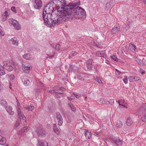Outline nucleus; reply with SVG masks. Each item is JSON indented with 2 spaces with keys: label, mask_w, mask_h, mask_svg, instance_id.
<instances>
[{
  "label": "nucleus",
  "mask_w": 146,
  "mask_h": 146,
  "mask_svg": "<svg viewBox=\"0 0 146 146\" xmlns=\"http://www.w3.org/2000/svg\"><path fill=\"white\" fill-rule=\"evenodd\" d=\"M20 124V121H17L15 124V126L16 127H18Z\"/></svg>",
  "instance_id": "obj_46"
},
{
  "label": "nucleus",
  "mask_w": 146,
  "mask_h": 146,
  "mask_svg": "<svg viewBox=\"0 0 146 146\" xmlns=\"http://www.w3.org/2000/svg\"><path fill=\"white\" fill-rule=\"evenodd\" d=\"M110 2H111V1H110L109 2L107 3L106 4V8L105 9L106 10H108L111 7V5L110 4Z\"/></svg>",
  "instance_id": "obj_33"
},
{
  "label": "nucleus",
  "mask_w": 146,
  "mask_h": 146,
  "mask_svg": "<svg viewBox=\"0 0 146 146\" xmlns=\"http://www.w3.org/2000/svg\"><path fill=\"white\" fill-rule=\"evenodd\" d=\"M111 142L112 143H115L118 145H121L122 143L121 140L118 137H112L111 139Z\"/></svg>",
  "instance_id": "obj_10"
},
{
  "label": "nucleus",
  "mask_w": 146,
  "mask_h": 146,
  "mask_svg": "<svg viewBox=\"0 0 146 146\" xmlns=\"http://www.w3.org/2000/svg\"><path fill=\"white\" fill-rule=\"evenodd\" d=\"M123 125L122 122L120 121L119 120L117 121L116 123V126L117 127H121Z\"/></svg>",
  "instance_id": "obj_26"
},
{
  "label": "nucleus",
  "mask_w": 146,
  "mask_h": 146,
  "mask_svg": "<svg viewBox=\"0 0 146 146\" xmlns=\"http://www.w3.org/2000/svg\"><path fill=\"white\" fill-rule=\"evenodd\" d=\"M74 96L76 97L77 98H79L81 97L80 94H77L76 93H74Z\"/></svg>",
  "instance_id": "obj_44"
},
{
  "label": "nucleus",
  "mask_w": 146,
  "mask_h": 146,
  "mask_svg": "<svg viewBox=\"0 0 146 146\" xmlns=\"http://www.w3.org/2000/svg\"><path fill=\"white\" fill-rule=\"evenodd\" d=\"M92 65H89V64H86L87 67V68L90 71L91 70H92V68H91Z\"/></svg>",
  "instance_id": "obj_48"
},
{
  "label": "nucleus",
  "mask_w": 146,
  "mask_h": 146,
  "mask_svg": "<svg viewBox=\"0 0 146 146\" xmlns=\"http://www.w3.org/2000/svg\"><path fill=\"white\" fill-rule=\"evenodd\" d=\"M36 133L40 137H44L47 134V133L44 129L40 127L36 130Z\"/></svg>",
  "instance_id": "obj_6"
},
{
  "label": "nucleus",
  "mask_w": 146,
  "mask_h": 146,
  "mask_svg": "<svg viewBox=\"0 0 146 146\" xmlns=\"http://www.w3.org/2000/svg\"><path fill=\"white\" fill-rule=\"evenodd\" d=\"M117 104H119V106H123V104L124 103V100H120L119 101H116Z\"/></svg>",
  "instance_id": "obj_35"
},
{
  "label": "nucleus",
  "mask_w": 146,
  "mask_h": 146,
  "mask_svg": "<svg viewBox=\"0 0 146 146\" xmlns=\"http://www.w3.org/2000/svg\"><path fill=\"white\" fill-rule=\"evenodd\" d=\"M1 104L5 107H6V106L8 105L7 102L5 100H2L1 102Z\"/></svg>",
  "instance_id": "obj_31"
},
{
  "label": "nucleus",
  "mask_w": 146,
  "mask_h": 146,
  "mask_svg": "<svg viewBox=\"0 0 146 146\" xmlns=\"http://www.w3.org/2000/svg\"><path fill=\"white\" fill-rule=\"evenodd\" d=\"M11 10L13 12L16 13V11L15 9V7L14 6L12 7L11 8Z\"/></svg>",
  "instance_id": "obj_51"
},
{
  "label": "nucleus",
  "mask_w": 146,
  "mask_h": 146,
  "mask_svg": "<svg viewBox=\"0 0 146 146\" xmlns=\"http://www.w3.org/2000/svg\"><path fill=\"white\" fill-rule=\"evenodd\" d=\"M100 102L101 103L108 105L109 103L106 99L104 98H101L100 100Z\"/></svg>",
  "instance_id": "obj_28"
},
{
  "label": "nucleus",
  "mask_w": 146,
  "mask_h": 146,
  "mask_svg": "<svg viewBox=\"0 0 146 146\" xmlns=\"http://www.w3.org/2000/svg\"><path fill=\"white\" fill-rule=\"evenodd\" d=\"M53 130L55 133L57 134H59L60 133V131L57 128V125L56 124H54L53 125Z\"/></svg>",
  "instance_id": "obj_20"
},
{
  "label": "nucleus",
  "mask_w": 146,
  "mask_h": 146,
  "mask_svg": "<svg viewBox=\"0 0 146 146\" xmlns=\"http://www.w3.org/2000/svg\"><path fill=\"white\" fill-rule=\"evenodd\" d=\"M60 44H57L55 46V49L57 50H59L60 49Z\"/></svg>",
  "instance_id": "obj_41"
},
{
  "label": "nucleus",
  "mask_w": 146,
  "mask_h": 146,
  "mask_svg": "<svg viewBox=\"0 0 146 146\" xmlns=\"http://www.w3.org/2000/svg\"><path fill=\"white\" fill-rule=\"evenodd\" d=\"M69 105L71 108V109L73 111H74L76 110V108L74 107V105L71 103L69 104Z\"/></svg>",
  "instance_id": "obj_36"
},
{
  "label": "nucleus",
  "mask_w": 146,
  "mask_h": 146,
  "mask_svg": "<svg viewBox=\"0 0 146 146\" xmlns=\"http://www.w3.org/2000/svg\"><path fill=\"white\" fill-rule=\"evenodd\" d=\"M142 74H145V72L144 70H142L141 72Z\"/></svg>",
  "instance_id": "obj_59"
},
{
  "label": "nucleus",
  "mask_w": 146,
  "mask_h": 146,
  "mask_svg": "<svg viewBox=\"0 0 146 146\" xmlns=\"http://www.w3.org/2000/svg\"><path fill=\"white\" fill-rule=\"evenodd\" d=\"M8 22L9 24L13 26L15 29L17 30H20L21 26L17 20L11 18L8 19Z\"/></svg>",
  "instance_id": "obj_5"
},
{
  "label": "nucleus",
  "mask_w": 146,
  "mask_h": 146,
  "mask_svg": "<svg viewBox=\"0 0 146 146\" xmlns=\"http://www.w3.org/2000/svg\"><path fill=\"white\" fill-rule=\"evenodd\" d=\"M5 109L9 114L11 115H13L14 114V112L13 110V108L11 106L8 105L5 107Z\"/></svg>",
  "instance_id": "obj_12"
},
{
  "label": "nucleus",
  "mask_w": 146,
  "mask_h": 146,
  "mask_svg": "<svg viewBox=\"0 0 146 146\" xmlns=\"http://www.w3.org/2000/svg\"><path fill=\"white\" fill-rule=\"evenodd\" d=\"M50 4L51 5H53V4H54V2L53 1V0H51L50 2Z\"/></svg>",
  "instance_id": "obj_56"
},
{
  "label": "nucleus",
  "mask_w": 146,
  "mask_h": 146,
  "mask_svg": "<svg viewBox=\"0 0 146 146\" xmlns=\"http://www.w3.org/2000/svg\"><path fill=\"white\" fill-rule=\"evenodd\" d=\"M18 117L20 119L24 120L26 119L25 117L22 113H21L20 109H18Z\"/></svg>",
  "instance_id": "obj_15"
},
{
  "label": "nucleus",
  "mask_w": 146,
  "mask_h": 146,
  "mask_svg": "<svg viewBox=\"0 0 146 146\" xmlns=\"http://www.w3.org/2000/svg\"><path fill=\"white\" fill-rule=\"evenodd\" d=\"M72 54H73V56L76 55L77 54V52H74L73 51H72V52H71Z\"/></svg>",
  "instance_id": "obj_53"
},
{
  "label": "nucleus",
  "mask_w": 146,
  "mask_h": 146,
  "mask_svg": "<svg viewBox=\"0 0 146 146\" xmlns=\"http://www.w3.org/2000/svg\"><path fill=\"white\" fill-rule=\"evenodd\" d=\"M54 118H56L58 121V124L61 126L63 123V119L60 113L59 112H56L54 114Z\"/></svg>",
  "instance_id": "obj_7"
},
{
  "label": "nucleus",
  "mask_w": 146,
  "mask_h": 146,
  "mask_svg": "<svg viewBox=\"0 0 146 146\" xmlns=\"http://www.w3.org/2000/svg\"><path fill=\"white\" fill-rule=\"evenodd\" d=\"M73 54H72L71 53V54H70L69 55V56L68 57V58H70L72 57V56H73Z\"/></svg>",
  "instance_id": "obj_57"
},
{
  "label": "nucleus",
  "mask_w": 146,
  "mask_h": 146,
  "mask_svg": "<svg viewBox=\"0 0 146 146\" xmlns=\"http://www.w3.org/2000/svg\"><path fill=\"white\" fill-rule=\"evenodd\" d=\"M134 81H136L139 80H140V78L138 77L134 76Z\"/></svg>",
  "instance_id": "obj_49"
},
{
  "label": "nucleus",
  "mask_w": 146,
  "mask_h": 146,
  "mask_svg": "<svg viewBox=\"0 0 146 146\" xmlns=\"http://www.w3.org/2000/svg\"><path fill=\"white\" fill-rule=\"evenodd\" d=\"M96 80L99 83H100L102 82V81L98 77H97L96 78Z\"/></svg>",
  "instance_id": "obj_50"
},
{
  "label": "nucleus",
  "mask_w": 146,
  "mask_h": 146,
  "mask_svg": "<svg viewBox=\"0 0 146 146\" xmlns=\"http://www.w3.org/2000/svg\"><path fill=\"white\" fill-rule=\"evenodd\" d=\"M23 58L26 60H29L30 59V57L29 54H27L23 55Z\"/></svg>",
  "instance_id": "obj_37"
},
{
  "label": "nucleus",
  "mask_w": 146,
  "mask_h": 146,
  "mask_svg": "<svg viewBox=\"0 0 146 146\" xmlns=\"http://www.w3.org/2000/svg\"><path fill=\"white\" fill-rule=\"evenodd\" d=\"M110 56V58H111L113 60L116 61H118V59L117 58V57L116 56V55H113Z\"/></svg>",
  "instance_id": "obj_34"
},
{
  "label": "nucleus",
  "mask_w": 146,
  "mask_h": 146,
  "mask_svg": "<svg viewBox=\"0 0 146 146\" xmlns=\"http://www.w3.org/2000/svg\"><path fill=\"white\" fill-rule=\"evenodd\" d=\"M30 83V81L28 79H26L25 80L24 84L25 85H28Z\"/></svg>",
  "instance_id": "obj_40"
},
{
  "label": "nucleus",
  "mask_w": 146,
  "mask_h": 146,
  "mask_svg": "<svg viewBox=\"0 0 146 146\" xmlns=\"http://www.w3.org/2000/svg\"><path fill=\"white\" fill-rule=\"evenodd\" d=\"M95 133L97 135H98L99 134V133L98 132H96Z\"/></svg>",
  "instance_id": "obj_63"
},
{
  "label": "nucleus",
  "mask_w": 146,
  "mask_h": 146,
  "mask_svg": "<svg viewBox=\"0 0 146 146\" xmlns=\"http://www.w3.org/2000/svg\"><path fill=\"white\" fill-rule=\"evenodd\" d=\"M11 12L10 10L8 9H5V12L3 14V16L7 18L9 16L10 13Z\"/></svg>",
  "instance_id": "obj_16"
},
{
  "label": "nucleus",
  "mask_w": 146,
  "mask_h": 146,
  "mask_svg": "<svg viewBox=\"0 0 146 146\" xmlns=\"http://www.w3.org/2000/svg\"><path fill=\"white\" fill-rule=\"evenodd\" d=\"M129 48L131 51L133 52L135 50L136 47L134 44L131 43L129 46Z\"/></svg>",
  "instance_id": "obj_22"
},
{
  "label": "nucleus",
  "mask_w": 146,
  "mask_h": 146,
  "mask_svg": "<svg viewBox=\"0 0 146 146\" xmlns=\"http://www.w3.org/2000/svg\"><path fill=\"white\" fill-rule=\"evenodd\" d=\"M49 8H47L46 6H44L42 10V17L44 22H46L48 19L51 17V15L48 11Z\"/></svg>",
  "instance_id": "obj_4"
},
{
  "label": "nucleus",
  "mask_w": 146,
  "mask_h": 146,
  "mask_svg": "<svg viewBox=\"0 0 146 146\" xmlns=\"http://www.w3.org/2000/svg\"><path fill=\"white\" fill-rule=\"evenodd\" d=\"M15 78V76L13 74H11L9 76V79L11 80H13Z\"/></svg>",
  "instance_id": "obj_45"
},
{
  "label": "nucleus",
  "mask_w": 146,
  "mask_h": 146,
  "mask_svg": "<svg viewBox=\"0 0 146 146\" xmlns=\"http://www.w3.org/2000/svg\"><path fill=\"white\" fill-rule=\"evenodd\" d=\"M65 90V89L63 87H61L59 89L57 90H50L49 92L51 94L58 93L60 94H63V92Z\"/></svg>",
  "instance_id": "obj_9"
},
{
  "label": "nucleus",
  "mask_w": 146,
  "mask_h": 146,
  "mask_svg": "<svg viewBox=\"0 0 146 146\" xmlns=\"http://www.w3.org/2000/svg\"><path fill=\"white\" fill-rule=\"evenodd\" d=\"M34 106L32 105H29L25 108L24 110L26 111H32L34 109Z\"/></svg>",
  "instance_id": "obj_17"
},
{
  "label": "nucleus",
  "mask_w": 146,
  "mask_h": 146,
  "mask_svg": "<svg viewBox=\"0 0 146 146\" xmlns=\"http://www.w3.org/2000/svg\"><path fill=\"white\" fill-rule=\"evenodd\" d=\"M56 96L57 98H58L60 97L59 96L58 94L56 95Z\"/></svg>",
  "instance_id": "obj_61"
},
{
  "label": "nucleus",
  "mask_w": 146,
  "mask_h": 146,
  "mask_svg": "<svg viewBox=\"0 0 146 146\" xmlns=\"http://www.w3.org/2000/svg\"><path fill=\"white\" fill-rule=\"evenodd\" d=\"M4 67L0 64V75L2 76L5 74V72L4 70Z\"/></svg>",
  "instance_id": "obj_25"
},
{
  "label": "nucleus",
  "mask_w": 146,
  "mask_h": 146,
  "mask_svg": "<svg viewBox=\"0 0 146 146\" xmlns=\"http://www.w3.org/2000/svg\"><path fill=\"white\" fill-rule=\"evenodd\" d=\"M38 144L39 146H48V143L46 141H38Z\"/></svg>",
  "instance_id": "obj_19"
},
{
  "label": "nucleus",
  "mask_w": 146,
  "mask_h": 146,
  "mask_svg": "<svg viewBox=\"0 0 146 146\" xmlns=\"http://www.w3.org/2000/svg\"><path fill=\"white\" fill-rule=\"evenodd\" d=\"M51 46L54 48H55V46L54 45L51 44Z\"/></svg>",
  "instance_id": "obj_60"
},
{
  "label": "nucleus",
  "mask_w": 146,
  "mask_h": 146,
  "mask_svg": "<svg viewBox=\"0 0 146 146\" xmlns=\"http://www.w3.org/2000/svg\"><path fill=\"white\" fill-rule=\"evenodd\" d=\"M80 5V2L78 1L75 2L72 4V5L71 6V11L67 15H64L65 17H68L67 20L69 19H71L72 17H70V16H72L74 18L78 17V19L81 17L84 18L86 17V12L85 10L81 7H78Z\"/></svg>",
  "instance_id": "obj_1"
},
{
  "label": "nucleus",
  "mask_w": 146,
  "mask_h": 146,
  "mask_svg": "<svg viewBox=\"0 0 146 146\" xmlns=\"http://www.w3.org/2000/svg\"><path fill=\"white\" fill-rule=\"evenodd\" d=\"M126 123L128 126H130L132 123V121L131 120L130 118L129 117L126 120Z\"/></svg>",
  "instance_id": "obj_27"
},
{
  "label": "nucleus",
  "mask_w": 146,
  "mask_h": 146,
  "mask_svg": "<svg viewBox=\"0 0 146 146\" xmlns=\"http://www.w3.org/2000/svg\"><path fill=\"white\" fill-rule=\"evenodd\" d=\"M96 54L97 56H98L104 57V53L102 51L101 52L100 51H97L96 53Z\"/></svg>",
  "instance_id": "obj_29"
},
{
  "label": "nucleus",
  "mask_w": 146,
  "mask_h": 146,
  "mask_svg": "<svg viewBox=\"0 0 146 146\" xmlns=\"http://www.w3.org/2000/svg\"><path fill=\"white\" fill-rule=\"evenodd\" d=\"M6 139L0 135V144L1 145H4L6 143Z\"/></svg>",
  "instance_id": "obj_18"
},
{
  "label": "nucleus",
  "mask_w": 146,
  "mask_h": 146,
  "mask_svg": "<svg viewBox=\"0 0 146 146\" xmlns=\"http://www.w3.org/2000/svg\"><path fill=\"white\" fill-rule=\"evenodd\" d=\"M6 20V18H3L2 19V20L3 21H5Z\"/></svg>",
  "instance_id": "obj_58"
},
{
  "label": "nucleus",
  "mask_w": 146,
  "mask_h": 146,
  "mask_svg": "<svg viewBox=\"0 0 146 146\" xmlns=\"http://www.w3.org/2000/svg\"><path fill=\"white\" fill-rule=\"evenodd\" d=\"M144 3H145V4H146V0H145L144 1Z\"/></svg>",
  "instance_id": "obj_64"
},
{
  "label": "nucleus",
  "mask_w": 146,
  "mask_h": 146,
  "mask_svg": "<svg viewBox=\"0 0 146 146\" xmlns=\"http://www.w3.org/2000/svg\"><path fill=\"white\" fill-rule=\"evenodd\" d=\"M53 2H54V5H58V4H57L58 0H53Z\"/></svg>",
  "instance_id": "obj_54"
},
{
  "label": "nucleus",
  "mask_w": 146,
  "mask_h": 146,
  "mask_svg": "<svg viewBox=\"0 0 146 146\" xmlns=\"http://www.w3.org/2000/svg\"><path fill=\"white\" fill-rule=\"evenodd\" d=\"M3 28L0 25V34L2 36H3L5 34V33L2 31Z\"/></svg>",
  "instance_id": "obj_38"
},
{
  "label": "nucleus",
  "mask_w": 146,
  "mask_h": 146,
  "mask_svg": "<svg viewBox=\"0 0 146 146\" xmlns=\"http://www.w3.org/2000/svg\"><path fill=\"white\" fill-rule=\"evenodd\" d=\"M3 66L4 68L9 71H11L13 69V67L11 65V63H10L5 62L4 63Z\"/></svg>",
  "instance_id": "obj_11"
},
{
  "label": "nucleus",
  "mask_w": 146,
  "mask_h": 146,
  "mask_svg": "<svg viewBox=\"0 0 146 146\" xmlns=\"http://www.w3.org/2000/svg\"><path fill=\"white\" fill-rule=\"evenodd\" d=\"M73 3H70L67 5L66 4L65 0H58L57 4L62 6L58 9V12H59L60 15H67L71 11V6L72 5Z\"/></svg>",
  "instance_id": "obj_3"
},
{
  "label": "nucleus",
  "mask_w": 146,
  "mask_h": 146,
  "mask_svg": "<svg viewBox=\"0 0 146 146\" xmlns=\"http://www.w3.org/2000/svg\"><path fill=\"white\" fill-rule=\"evenodd\" d=\"M108 102L109 103L108 104V105L110 104L112 105L114 103V100L113 99H110V101H108Z\"/></svg>",
  "instance_id": "obj_43"
},
{
  "label": "nucleus",
  "mask_w": 146,
  "mask_h": 146,
  "mask_svg": "<svg viewBox=\"0 0 146 146\" xmlns=\"http://www.w3.org/2000/svg\"><path fill=\"white\" fill-rule=\"evenodd\" d=\"M83 76V75L81 73H80L78 75L77 78L81 81H83L84 80V78Z\"/></svg>",
  "instance_id": "obj_30"
},
{
  "label": "nucleus",
  "mask_w": 146,
  "mask_h": 146,
  "mask_svg": "<svg viewBox=\"0 0 146 146\" xmlns=\"http://www.w3.org/2000/svg\"><path fill=\"white\" fill-rule=\"evenodd\" d=\"M115 73L116 75H120L121 74H123L125 73V72H121L119 70L117 69H115Z\"/></svg>",
  "instance_id": "obj_39"
},
{
  "label": "nucleus",
  "mask_w": 146,
  "mask_h": 146,
  "mask_svg": "<svg viewBox=\"0 0 146 146\" xmlns=\"http://www.w3.org/2000/svg\"><path fill=\"white\" fill-rule=\"evenodd\" d=\"M36 93L37 94H39L40 93V91L39 89H38L37 90Z\"/></svg>",
  "instance_id": "obj_55"
},
{
  "label": "nucleus",
  "mask_w": 146,
  "mask_h": 146,
  "mask_svg": "<svg viewBox=\"0 0 146 146\" xmlns=\"http://www.w3.org/2000/svg\"><path fill=\"white\" fill-rule=\"evenodd\" d=\"M28 130V127L27 126L23 127L22 129L18 133V134L21 135L24 132L27 131Z\"/></svg>",
  "instance_id": "obj_21"
},
{
  "label": "nucleus",
  "mask_w": 146,
  "mask_h": 146,
  "mask_svg": "<svg viewBox=\"0 0 146 146\" xmlns=\"http://www.w3.org/2000/svg\"><path fill=\"white\" fill-rule=\"evenodd\" d=\"M141 119L142 121L144 122L146 121V110L145 111L144 113V115L141 117Z\"/></svg>",
  "instance_id": "obj_32"
},
{
  "label": "nucleus",
  "mask_w": 146,
  "mask_h": 146,
  "mask_svg": "<svg viewBox=\"0 0 146 146\" xmlns=\"http://www.w3.org/2000/svg\"><path fill=\"white\" fill-rule=\"evenodd\" d=\"M111 1V2H110V4L111 5V6H112L113 5H112V0Z\"/></svg>",
  "instance_id": "obj_62"
},
{
  "label": "nucleus",
  "mask_w": 146,
  "mask_h": 146,
  "mask_svg": "<svg viewBox=\"0 0 146 146\" xmlns=\"http://www.w3.org/2000/svg\"><path fill=\"white\" fill-rule=\"evenodd\" d=\"M42 3L41 0H35L33 4L34 8L36 9L40 10L42 6Z\"/></svg>",
  "instance_id": "obj_8"
},
{
  "label": "nucleus",
  "mask_w": 146,
  "mask_h": 146,
  "mask_svg": "<svg viewBox=\"0 0 146 146\" xmlns=\"http://www.w3.org/2000/svg\"><path fill=\"white\" fill-rule=\"evenodd\" d=\"M87 64H89V65H92V60L91 59L89 60L87 62Z\"/></svg>",
  "instance_id": "obj_52"
},
{
  "label": "nucleus",
  "mask_w": 146,
  "mask_h": 146,
  "mask_svg": "<svg viewBox=\"0 0 146 146\" xmlns=\"http://www.w3.org/2000/svg\"><path fill=\"white\" fill-rule=\"evenodd\" d=\"M85 135L86 138L90 139L91 137L92 134L90 131L89 132L88 130H87V131L85 132Z\"/></svg>",
  "instance_id": "obj_23"
},
{
  "label": "nucleus",
  "mask_w": 146,
  "mask_h": 146,
  "mask_svg": "<svg viewBox=\"0 0 146 146\" xmlns=\"http://www.w3.org/2000/svg\"><path fill=\"white\" fill-rule=\"evenodd\" d=\"M32 68V66H26L24 68L23 70L26 73H28L29 72V70H31Z\"/></svg>",
  "instance_id": "obj_24"
},
{
  "label": "nucleus",
  "mask_w": 146,
  "mask_h": 146,
  "mask_svg": "<svg viewBox=\"0 0 146 146\" xmlns=\"http://www.w3.org/2000/svg\"><path fill=\"white\" fill-rule=\"evenodd\" d=\"M18 41L19 40L15 37L11 38L10 40V42L15 46H18Z\"/></svg>",
  "instance_id": "obj_14"
},
{
  "label": "nucleus",
  "mask_w": 146,
  "mask_h": 146,
  "mask_svg": "<svg viewBox=\"0 0 146 146\" xmlns=\"http://www.w3.org/2000/svg\"><path fill=\"white\" fill-rule=\"evenodd\" d=\"M125 78H123V80L125 84H127L128 82V80L127 76H125Z\"/></svg>",
  "instance_id": "obj_47"
},
{
  "label": "nucleus",
  "mask_w": 146,
  "mask_h": 146,
  "mask_svg": "<svg viewBox=\"0 0 146 146\" xmlns=\"http://www.w3.org/2000/svg\"><path fill=\"white\" fill-rule=\"evenodd\" d=\"M58 17L56 19L52 17H50L47 21L44 22L45 25L47 26L50 27H54L56 25H58L60 23H63L64 22L67 21L68 17H65L64 15H59L58 16Z\"/></svg>",
  "instance_id": "obj_2"
},
{
  "label": "nucleus",
  "mask_w": 146,
  "mask_h": 146,
  "mask_svg": "<svg viewBox=\"0 0 146 146\" xmlns=\"http://www.w3.org/2000/svg\"><path fill=\"white\" fill-rule=\"evenodd\" d=\"M129 81L130 82H134V76H130L128 78Z\"/></svg>",
  "instance_id": "obj_42"
},
{
  "label": "nucleus",
  "mask_w": 146,
  "mask_h": 146,
  "mask_svg": "<svg viewBox=\"0 0 146 146\" xmlns=\"http://www.w3.org/2000/svg\"><path fill=\"white\" fill-rule=\"evenodd\" d=\"M120 29V27L119 26L116 25L112 29L111 31V33L112 35L115 34L116 33L119 31Z\"/></svg>",
  "instance_id": "obj_13"
}]
</instances>
